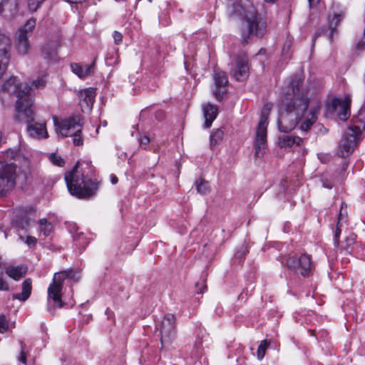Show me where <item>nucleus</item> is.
Segmentation results:
<instances>
[{
  "label": "nucleus",
  "mask_w": 365,
  "mask_h": 365,
  "mask_svg": "<svg viewBox=\"0 0 365 365\" xmlns=\"http://www.w3.org/2000/svg\"><path fill=\"white\" fill-rule=\"evenodd\" d=\"M213 79L215 85L214 96L217 100L220 101L221 99L223 98L225 94L227 93V76L224 71L220 70H215L213 74Z\"/></svg>",
  "instance_id": "nucleus-18"
},
{
  "label": "nucleus",
  "mask_w": 365,
  "mask_h": 365,
  "mask_svg": "<svg viewBox=\"0 0 365 365\" xmlns=\"http://www.w3.org/2000/svg\"><path fill=\"white\" fill-rule=\"evenodd\" d=\"M113 38L114 42L116 44H119L122 41L123 36L120 32L115 31L113 34Z\"/></svg>",
  "instance_id": "nucleus-48"
},
{
  "label": "nucleus",
  "mask_w": 365,
  "mask_h": 365,
  "mask_svg": "<svg viewBox=\"0 0 365 365\" xmlns=\"http://www.w3.org/2000/svg\"><path fill=\"white\" fill-rule=\"evenodd\" d=\"M203 115L205 118V127L209 128L217 115V108L210 103L203 106Z\"/></svg>",
  "instance_id": "nucleus-23"
},
{
  "label": "nucleus",
  "mask_w": 365,
  "mask_h": 365,
  "mask_svg": "<svg viewBox=\"0 0 365 365\" xmlns=\"http://www.w3.org/2000/svg\"><path fill=\"white\" fill-rule=\"evenodd\" d=\"M50 160L52 162L53 164L62 167L65 164L64 160L58 155H56V153H51L49 156Z\"/></svg>",
  "instance_id": "nucleus-38"
},
{
  "label": "nucleus",
  "mask_w": 365,
  "mask_h": 365,
  "mask_svg": "<svg viewBox=\"0 0 365 365\" xmlns=\"http://www.w3.org/2000/svg\"><path fill=\"white\" fill-rule=\"evenodd\" d=\"M319 31L317 33H316L315 35L317 36V35H319Z\"/></svg>",
  "instance_id": "nucleus-57"
},
{
  "label": "nucleus",
  "mask_w": 365,
  "mask_h": 365,
  "mask_svg": "<svg viewBox=\"0 0 365 365\" xmlns=\"http://www.w3.org/2000/svg\"><path fill=\"white\" fill-rule=\"evenodd\" d=\"M46 0H26L28 9L31 12H35L41 7Z\"/></svg>",
  "instance_id": "nucleus-35"
},
{
  "label": "nucleus",
  "mask_w": 365,
  "mask_h": 365,
  "mask_svg": "<svg viewBox=\"0 0 365 365\" xmlns=\"http://www.w3.org/2000/svg\"><path fill=\"white\" fill-rule=\"evenodd\" d=\"M341 232V230L340 229V222L339 221L337 223L336 230L334 231V245L337 247L339 246V237H340Z\"/></svg>",
  "instance_id": "nucleus-45"
},
{
  "label": "nucleus",
  "mask_w": 365,
  "mask_h": 365,
  "mask_svg": "<svg viewBox=\"0 0 365 365\" xmlns=\"http://www.w3.org/2000/svg\"><path fill=\"white\" fill-rule=\"evenodd\" d=\"M291 46L292 41L290 39H287L284 43L282 51V55L285 59H289L291 58V53L289 52Z\"/></svg>",
  "instance_id": "nucleus-36"
},
{
  "label": "nucleus",
  "mask_w": 365,
  "mask_h": 365,
  "mask_svg": "<svg viewBox=\"0 0 365 365\" xmlns=\"http://www.w3.org/2000/svg\"><path fill=\"white\" fill-rule=\"evenodd\" d=\"M29 113H26L29 116L25 118L19 119L16 118V112L14 115V119L18 123H27V133L30 137L34 139H44L48 137V134L46 130V122L44 120H35V113L34 110V104L29 105Z\"/></svg>",
  "instance_id": "nucleus-10"
},
{
  "label": "nucleus",
  "mask_w": 365,
  "mask_h": 365,
  "mask_svg": "<svg viewBox=\"0 0 365 365\" xmlns=\"http://www.w3.org/2000/svg\"><path fill=\"white\" fill-rule=\"evenodd\" d=\"M345 9L338 3H333L331 8V13L328 16V25L329 29V39L331 42L336 27L345 16Z\"/></svg>",
  "instance_id": "nucleus-14"
},
{
  "label": "nucleus",
  "mask_w": 365,
  "mask_h": 365,
  "mask_svg": "<svg viewBox=\"0 0 365 365\" xmlns=\"http://www.w3.org/2000/svg\"><path fill=\"white\" fill-rule=\"evenodd\" d=\"M227 13L230 19L240 18L242 24V38L244 43L253 36L262 37L267 31L266 21L259 16L252 4L242 6L240 0H227Z\"/></svg>",
  "instance_id": "nucleus-1"
},
{
  "label": "nucleus",
  "mask_w": 365,
  "mask_h": 365,
  "mask_svg": "<svg viewBox=\"0 0 365 365\" xmlns=\"http://www.w3.org/2000/svg\"><path fill=\"white\" fill-rule=\"evenodd\" d=\"M118 182V178L115 175H111V182L112 184H116Z\"/></svg>",
  "instance_id": "nucleus-52"
},
{
  "label": "nucleus",
  "mask_w": 365,
  "mask_h": 365,
  "mask_svg": "<svg viewBox=\"0 0 365 365\" xmlns=\"http://www.w3.org/2000/svg\"><path fill=\"white\" fill-rule=\"evenodd\" d=\"M16 165L0 160V198L10 194L16 185Z\"/></svg>",
  "instance_id": "nucleus-8"
},
{
  "label": "nucleus",
  "mask_w": 365,
  "mask_h": 365,
  "mask_svg": "<svg viewBox=\"0 0 365 365\" xmlns=\"http://www.w3.org/2000/svg\"><path fill=\"white\" fill-rule=\"evenodd\" d=\"M4 91L11 94H15L17 99L15 103V111L19 119L26 118L29 116V105L34 104V93L31 86L26 83H19L16 77L11 76L3 84Z\"/></svg>",
  "instance_id": "nucleus-3"
},
{
  "label": "nucleus",
  "mask_w": 365,
  "mask_h": 365,
  "mask_svg": "<svg viewBox=\"0 0 365 365\" xmlns=\"http://www.w3.org/2000/svg\"><path fill=\"white\" fill-rule=\"evenodd\" d=\"M354 237L353 236H350L346 239V246L344 247V250L347 253H351L353 251V247H351V245L354 243Z\"/></svg>",
  "instance_id": "nucleus-43"
},
{
  "label": "nucleus",
  "mask_w": 365,
  "mask_h": 365,
  "mask_svg": "<svg viewBox=\"0 0 365 365\" xmlns=\"http://www.w3.org/2000/svg\"><path fill=\"white\" fill-rule=\"evenodd\" d=\"M319 113V108H314L310 109L308 115L300 125V129L302 131L307 132L312 128L313 124L317 120Z\"/></svg>",
  "instance_id": "nucleus-26"
},
{
  "label": "nucleus",
  "mask_w": 365,
  "mask_h": 365,
  "mask_svg": "<svg viewBox=\"0 0 365 365\" xmlns=\"http://www.w3.org/2000/svg\"><path fill=\"white\" fill-rule=\"evenodd\" d=\"M286 265L289 269L299 272L304 277L311 274L313 269L311 257L307 254L302 255L299 258L289 256L287 259Z\"/></svg>",
  "instance_id": "nucleus-13"
},
{
  "label": "nucleus",
  "mask_w": 365,
  "mask_h": 365,
  "mask_svg": "<svg viewBox=\"0 0 365 365\" xmlns=\"http://www.w3.org/2000/svg\"><path fill=\"white\" fill-rule=\"evenodd\" d=\"M268 346L269 343L267 340H263L261 341L257 351V356L259 360H262L264 358L265 355V351Z\"/></svg>",
  "instance_id": "nucleus-34"
},
{
  "label": "nucleus",
  "mask_w": 365,
  "mask_h": 365,
  "mask_svg": "<svg viewBox=\"0 0 365 365\" xmlns=\"http://www.w3.org/2000/svg\"><path fill=\"white\" fill-rule=\"evenodd\" d=\"M303 83V78L299 76H296L292 78L289 82V88L292 93H287L284 98H289V99L295 98H306L309 101L307 92L302 90Z\"/></svg>",
  "instance_id": "nucleus-19"
},
{
  "label": "nucleus",
  "mask_w": 365,
  "mask_h": 365,
  "mask_svg": "<svg viewBox=\"0 0 365 365\" xmlns=\"http://www.w3.org/2000/svg\"><path fill=\"white\" fill-rule=\"evenodd\" d=\"M206 288H207L206 285H203L202 287L197 292L200 293V294H202V293H203L205 292Z\"/></svg>",
  "instance_id": "nucleus-54"
},
{
  "label": "nucleus",
  "mask_w": 365,
  "mask_h": 365,
  "mask_svg": "<svg viewBox=\"0 0 365 365\" xmlns=\"http://www.w3.org/2000/svg\"><path fill=\"white\" fill-rule=\"evenodd\" d=\"M148 1L149 2H151V1H152V0H148Z\"/></svg>",
  "instance_id": "nucleus-59"
},
{
  "label": "nucleus",
  "mask_w": 365,
  "mask_h": 365,
  "mask_svg": "<svg viewBox=\"0 0 365 365\" xmlns=\"http://www.w3.org/2000/svg\"><path fill=\"white\" fill-rule=\"evenodd\" d=\"M36 242H37V239L35 237L28 236L26 237V243L29 247H33V246L36 245Z\"/></svg>",
  "instance_id": "nucleus-49"
},
{
  "label": "nucleus",
  "mask_w": 365,
  "mask_h": 365,
  "mask_svg": "<svg viewBox=\"0 0 365 365\" xmlns=\"http://www.w3.org/2000/svg\"><path fill=\"white\" fill-rule=\"evenodd\" d=\"M308 106L309 101L306 98H284L279 107L277 120L279 130L284 133L292 130L299 123Z\"/></svg>",
  "instance_id": "nucleus-2"
},
{
  "label": "nucleus",
  "mask_w": 365,
  "mask_h": 365,
  "mask_svg": "<svg viewBox=\"0 0 365 365\" xmlns=\"http://www.w3.org/2000/svg\"><path fill=\"white\" fill-rule=\"evenodd\" d=\"M4 267V263L2 262V259L0 257V268H3Z\"/></svg>",
  "instance_id": "nucleus-55"
},
{
  "label": "nucleus",
  "mask_w": 365,
  "mask_h": 365,
  "mask_svg": "<svg viewBox=\"0 0 365 365\" xmlns=\"http://www.w3.org/2000/svg\"><path fill=\"white\" fill-rule=\"evenodd\" d=\"M29 224L30 218L26 215H24L16 220L17 226L21 229H25L26 227H29Z\"/></svg>",
  "instance_id": "nucleus-40"
},
{
  "label": "nucleus",
  "mask_w": 365,
  "mask_h": 365,
  "mask_svg": "<svg viewBox=\"0 0 365 365\" xmlns=\"http://www.w3.org/2000/svg\"><path fill=\"white\" fill-rule=\"evenodd\" d=\"M35 26L36 20L31 18L18 30L15 38V48L18 53L26 55L29 53L31 47L29 38L31 36Z\"/></svg>",
  "instance_id": "nucleus-12"
},
{
  "label": "nucleus",
  "mask_w": 365,
  "mask_h": 365,
  "mask_svg": "<svg viewBox=\"0 0 365 365\" xmlns=\"http://www.w3.org/2000/svg\"><path fill=\"white\" fill-rule=\"evenodd\" d=\"M46 81L45 76H42V77L37 78L36 80L33 81L32 85L36 88H40L44 87L46 86Z\"/></svg>",
  "instance_id": "nucleus-42"
},
{
  "label": "nucleus",
  "mask_w": 365,
  "mask_h": 365,
  "mask_svg": "<svg viewBox=\"0 0 365 365\" xmlns=\"http://www.w3.org/2000/svg\"><path fill=\"white\" fill-rule=\"evenodd\" d=\"M336 177L333 174H324L321 177L322 186L327 189H331L335 183Z\"/></svg>",
  "instance_id": "nucleus-30"
},
{
  "label": "nucleus",
  "mask_w": 365,
  "mask_h": 365,
  "mask_svg": "<svg viewBox=\"0 0 365 365\" xmlns=\"http://www.w3.org/2000/svg\"><path fill=\"white\" fill-rule=\"evenodd\" d=\"M19 150L16 148L7 149L1 153L0 160L9 162L8 160L14 159L19 155Z\"/></svg>",
  "instance_id": "nucleus-31"
},
{
  "label": "nucleus",
  "mask_w": 365,
  "mask_h": 365,
  "mask_svg": "<svg viewBox=\"0 0 365 365\" xmlns=\"http://www.w3.org/2000/svg\"><path fill=\"white\" fill-rule=\"evenodd\" d=\"M365 129V123L355 121L350 124L339 143V155L342 158L349 156L362 140V132Z\"/></svg>",
  "instance_id": "nucleus-7"
},
{
  "label": "nucleus",
  "mask_w": 365,
  "mask_h": 365,
  "mask_svg": "<svg viewBox=\"0 0 365 365\" xmlns=\"http://www.w3.org/2000/svg\"><path fill=\"white\" fill-rule=\"evenodd\" d=\"M96 90L93 88H88L78 92L79 104L83 110H91L96 97Z\"/></svg>",
  "instance_id": "nucleus-20"
},
{
  "label": "nucleus",
  "mask_w": 365,
  "mask_h": 365,
  "mask_svg": "<svg viewBox=\"0 0 365 365\" xmlns=\"http://www.w3.org/2000/svg\"><path fill=\"white\" fill-rule=\"evenodd\" d=\"M202 351V345L201 341H197L193 346L192 354L195 358H198Z\"/></svg>",
  "instance_id": "nucleus-41"
},
{
  "label": "nucleus",
  "mask_w": 365,
  "mask_h": 365,
  "mask_svg": "<svg viewBox=\"0 0 365 365\" xmlns=\"http://www.w3.org/2000/svg\"><path fill=\"white\" fill-rule=\"evenodd\" d=\"M69 231L73 235V241L76 246L80 249H85L89 242L82 232H78V227L76 224H71L68 227Z\"/></svg>",
  "instance_id": "nucleus-22"
},
{
  "label": "nucleus",
  "mask_w": 365,
  "mask_h": 365,
  "mask_svg": "<svg viewBox=\"0 0 365 365\" xmlns=\"http://www.w3.org/2000/svg\"><path fill=\"white\" fill-rule=\"evenodd\" d=\"M196 190L200 195H206L210 192L208 182L204 180H199L195 182Z\"/></svg>",
  "instance_id": "nucleus-33"
},
{
  "label": "nucleus",
  "mask_w": 365,
  "mask_h": 365,
  "mask_svg": "<svg viewBox=\"0 0 365 365\" xmlns=\"http://www.w3.org/2000/svg\"><path fill=\"white\" fill-rule=\"evenodd\" d=\"M156 330L159 331L162 348L170 344L176 336V318L172 314H167L156 324Z\"/></svg>",
  "instance_id": "nucleus-11"
},
{
  "label": "nucleus",
  "mask_w": 365,
  "mask_h": 365,
  "mask_svg": "<svg viewBox=\"0 0 365 365\" xmlns=\"http://www.w3.org/2000/svg\"><path fill=\"white\" fill-rule=\"evenodd\" d=\"M264 1L267 2H269V3H274L276 0H264Z\"/></svg>",
  "instance_id": "nucleus-56"
},
{
  "label": "nucleus",
  "mask_w": 365,
  "mask_h": 365,
  "mask_svg": "<svg viewBox=\"0 0 365 365\" xmlns=\"http://www.w3.org/2000/svg\"><path fill=\"white\" fill-rule=\"evenodd\" d=\"M150 138L147 135L140 136L139 138V143L140 147L145 148V147L149 144Z\"/></svg>",
  "instance_id": "nucleus-47"
},
{
  "label": "nucleus",
  "mask_w": 365,
  "mask_h": 365,
  "mask_svg": "<svg viewBox=\"0 0 365 365\" xmlns=\"http://www.w3.org/2000/svg\"><path fill=\"white\" fill-rule=\"evenodd\" d=\"M27 267L22 264L9 265L5 270L6 274L15 281H19L27 272Z\"/></svg>",
  "instance_id": "nucleus-24"
},
{
  "label": "nucleus",
  "mask_w": 365,
  "mask_h": 365,
  "mask_svg": "<svg viewBox=\"0 0 365 365\" xmlns=\"http://www.w3.org/2000/svg\"><path fill=\"white\" fill-rule=\"evenodd\" d=\"M310 6H313L315 4H317L320 0H308Z\"/></svg>",
  "instance_id": "nucleus-51"
},
{
  "label": "nucleus",
  "mask_w": 365,
  "mask_h": 365,
  "mask_svg": "<svg viewBox=\"0 0 365 365\" xmlns=\"http://www.w3.org/2000/svg\"><path fill=\"white\" fill-rule=\"evenodd\" d=\"M20 345H21V351H20V353H19L17 359L20 362L26 365L27 354L25 350L26 345H24L22 341H20Z\"/></svg>",
  "instance_id": "nucleus-37"
},
{
  "label": "nucleus",
  "mask_w": 365,
  "mask_h": 365,
  "mask_svg": "<svg viewBox=\"0 0 365 365\" xmlns=\"http://www.w3.org/2000/svg\"><path fill=\"white\" fill-rule=\"evenodd\" d=\"M9 329V324L5 315H0V333H4Z\"/></svg>",
  "instance_id": "nucleus-39"
},
{
  "label": "nucleus",
  "mask_w": 365,
  "mask_h": 365,
  "mask_svg": "<svg viewBox=\"0 0 365 365\" xmlns=\"http://www.w3.org/2000/svg\"><path fill=\"white\" fill-rule=\"evenodd\" d=\"M224 136V131L221 128L213 130L210 136V148H213L215 146L218 145L222 141Z\"/></svg>",
  "instance_id": "nucleus-29"
},
{
  "label": "nucleus",
  "mask_w": 365,
  "mask_h": 365,
  "mask_svg": "<svg viewBox=\"0 0 365 365\" xmlns=\"http://www.w3.org/2000/svg\"><path fill=\"white\" fill-rule=\"evenodd\" d=\"M56 132L61 137H72L73 143L79 146L83 144L81 135L83 119L79 115H72L58 121L56 116L53 117Z\"/></svg>",
  "instance_id": "nucleus-6"
},
{
  "label": "nucleus",
  "mask_w": 365,
  "mask_h": 365,
  "mask_svg": "<svg viewBox=\"0 0 365 365\" xmlns=\"http://www.w3.org/2000/svg\"><path fill=\"white\" fill-rule=\"evenodd\" d=\"M6 0H0V14L3 12V3Z\"/></svg>",
  "instance_id": "nucleus-53"
},
{
  "label": "nucleus",
  "mask_w": 365,
  "mask_h": 365,
  "mask_svg": "<svg viewBox=\"0 0 365 365\" xmlns=\"http://www.w3.org/2000/svg\"><path fill=\"white\" fill-rule=\"evenodd\" d=\"M356 47L358 50H364L365 49V37L359 41L356 45Z\"/></svg>",
  "instance_id": "nucleus-50"
},
{
  "label": "nucleus",
  "mask_w": 365,
  "mask_h": 365,
  "mask_svg": "<svg viewBox=\"0 0 365 365\" xmlns=\"http://www.w3.org/2000/svg\"><path fill=\"white\" fill-rule=\"evenodd\" d=\"M11 46L10 38L0 34V78L4 74L10 61Z\"/></svg>",
  "instance_id": "nucleus-17"
},
{
  "label": "nucleus",
  "mask_w": 365,
  "mask_h": 365,
  "mask_svg": "<svg viewBox=\"0 0 365 365\" xmlns=\"http://www.w3.org/2000/svg\"><path fill=\"white\" fill-rule=\"evenodd\" d=\"M248 57L245 53L239 54L235 60V64L231 69V75L237 81H242L249 76Z\"/></svg>",
  "instance_id": "nucleus-16"
},
{
  "label": "nucleus",
  "mask_w": 365,
  "mask_h": 365,
  "mask_svg": "<svg viewBox=\"0 0 365 365\" xmlns=\"http://www.w3.org/2000/svg\"><path fill=\"white\" fill-rule=\"evenodd\" d=\"M341 216V214H339V220H340Z\"/></svg>",
  "instance_id": "nucleus-58"
},
{
  "label": "nucleus",
  "mask_w": 365,
  "mask_h": 365,
  "mask_svg": "<svg viewBox=\"0 0 365 365\" xmlns=\"http://www.w3.org/2000/svg\"><path fill=\"white\" fill-rule=\"evenodd\" d=\"M32 289L31 279L27 278L22 282V290L21 293L14 294L13 299H19L20 301H26L31 296Z\"/></svg>",
  "instance_id": "nucleus-27"
},
{
  "label": "nucleus",
  "mask_w": 365,
  "mask_h": 365,
  "mask_svg": "<svg viewBox=\"0 0 365 365\" xmlns=\"http://www.w3.org/2000/svg\"><path fill=\"white\" fill-rule=\"evenodd\" d=\"M71 68L73 73L78 76L80 78H86L93 74L95 71V61L90 65H82L77 63L71 64Z\"/></svg>",
  "instance_id": "nucleus-21"
},
{
  "label": "nucleus",
  "mask_w": 365,
  "mask_h": 365,
  "mask_svg": "<svg viewBox=\"0 0 365 365\" xmlns=\"http://www.w3.org/2000/svg\"><path fill=\"white\" fill-rule=\"evenodd\" d=\"M270 107L266 105L261 113L260 120L256 131L254 143L255 155L257 158L263 157L267 148V128Z\"/></svg>",
  "instance_id": "nucleus-9"
},
{
  "label": "nucleus",
  "mask_w": 365,
  "mask_h": 365,
  "mask_svg": "<svg viewBox=\"0 0 365 365\" xmlns=\"http://www.w3.org/2000/svg\"><path fill=\"white\" fill-rule=\"evenodd\" d=\"M39 229L45 236L49 235L52 230L53 226L51 222H48L46 219L43 218L39 220Z\"/></svg>",
  "instance_id": "nucleus-32"
},
{
  "label": "nucleus",
  "mask_w": 365,
  "mask_h": 365,
  "mask_svg": "<svg viewBox=\"0 0 365 365\" xmlns=\"http://www.w3.org/2000/svg\"><path fill=\"white\" fill-rule=\"evenodd\" d=\"M302 142V138L298 136H292L283 135L279 137V145L281 148H290L294 145H299Z\"/></svg>",
  "instance_id": "nucleus-28"
},
{
  "label": "nucleus",
  "mask_w": 365,
  "mask_h": 365,
  "mask_svg": "<svg viewBox=\"0 0 365 365\" xmlns=\"http://www.w3.org/2000/svg\"><path fill=\"white\" fill-rule=\"evenodd\" d=\"M247 248L246 246L245 245H242L240 249L239 250H237L235 254V257L236 259H242L243 257L245 256V255L247 254Z\"/></svg>",
  "instance_id": "nucleus-44"
},
{
  "label": "nucleus",
  "mask_w": 365,
  "mask_h": 365,
  "mask_svg": "<svg viewBox=\"0 0 365 365\" xmlns=\"http://www.w3.org/2000/svg\"><path fill=\"white\" fill-rule=\"evenodd\" d=\"M57 43L49 41L43 45L41 48V56L46 61L54 60L57 53Z\"/></svg>",
  "instance_id": "nucleus-25"
},
{
  "label": "nucleus",
  "mask_w": 365,
  "mask_h": 365,
  "mask_svg": "<svg viewBox=\"0 0 365 365\" xmlns=\"http://www.w3.org/2000/svg\"><path fill=\"white\" fill-rule=\"evenodd\" d=\"M350 104L351 98L349 96H346L344 99L335 98L328 105V110L336 113L341 120H346L350 116Z\"/></svg>",
  "instance_id": "nucleus-15"
},
{
  "label": "nucleus",
  "mask_w": 365,
  "mask_h": 365,
  "mask_svg": "<svg viewBox=\"0 0 365 365\" xmlns=\"http://www.w3.org/2000/svg\"><path fill=\"white\" fill-rule=\"evenodd\" d=\"M66 279L76 280V272L70 269L56 273L52 282L48 288L47 311L52 315L54 314L56 309H60L63 307L64 303L62 301L61 292L63 282Z\"/></svg>",
  "instance_id": "nucleus-5"
},
{
  "label": "nucleus",
  "mask_w": 365,
  "mask_h": 365,
  "mask_svg": "<svg viewBox=\"0 0 365 365\" xmlns=\"http://www.w3.org/2000/svg\"><path fill=\"white\" fill-rule=\"evenodd\" d=\"M9 285L6 280L4 278L1 273H0V292L1 291H9Z\"/></svg>",
  "instance_id": "nucleus-46"
},
{
  "label": "nucleus",
  "mask_w": 365,
  "mask_h": 365,
  "mask_svg": "<svg viewBox=\"0 0 365 365\" xmlns=\"http://www.w3.org/2000/svg\"><path fill=\"white\" fill-rule=\"evenodd\" d=\"M79 163L75 165L72 170L65 176V181L71 195L78 198H88L93 196L96 190L97 185L83 175H78L77 168Z\"/></svg>",
  "instance_id": "nucleus-4"
}]
</instances>
